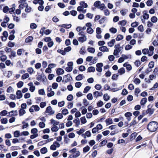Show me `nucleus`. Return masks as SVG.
I'll return each mask as SVG.
<instances>
[{"instance_id": "obj_1", "label": "nucleus", "mask_w": 158, "mask_h": 158, "mask_svg": "<svg viewBox=\"0 0 158 158\" xmlns=\"http://www.w3.org/2000/svg\"><path fill=\"white\" fill-rule=\"evenodd\" d=\"M147 128L151 132H154L158 128V123L155 121L151 122L147 125Z\"/></svg>"}, {"instance_id": "obj_2", "label": "nucleus", "mask_w": 158, "mask_h": 158, "mask_svg": "<svg viewBox=\"0 0 158 158\" xmlns=\"http://www.w3.org/2000/svg\"><path fill=\"white\" fill-rule=\"evenodd\" d=\"M73 79L71 76L69 74H68L64 76L62 82L65 83L71 81Z\"/></svg>"}, {"instance_id": "obj_3", "label": "nucleus", "mask_w": 158, "mask_h": 158, "mask_svg": "<svg viewBox=\"0 0 158 158\" xmlns=\"http://www.w3.org/2000/svg\"><path fill=\"white\" fill-rule=\"evenodd\" d=\"M45 112L48 113V115H51L55 113V111L52 110L51 106H48Z\"/></svg>"}, {"instance_id": "obj_4", "label": "nucleus", "mask_w": 158, "mask_h": 158, "mask_svg": "<svg viewBox=\"0 0 158 158\" xmlns=\"http://www.w3.org/2000/svg\"><path fill=\"white\" fill-rule=\"evenodd\" d=\"M103 66V64L102 63H97L96 65L97 67V68H96V70L99 72H102V67Z\"/></svg>"}, {"instance_id": "obj_5", "label": "nucleus", "mask_w": 158, "mask_h": 158, "mask_svg": "<svg viewBox=\"0 0 158 158\" xmlns=\"http://www.w3.org/2000/svg\"><path fill=\"white\" fill-rule=\"evenodd\" d=\"M80 152L79 151H77L71 155L68 158H76L80 156Z\"/></svg>"}, {"instance_id": "obj_6", "label": "nucleus", "mask_w": 158, "mask_h": 158, "mask_svg": "<svg viewBox=\"0 0 158 158\" xmlns=\"http://www.w3.org/2000/svg\"><path fill=\"white\" fill-rule=\"evenodd\" d=\"M154 109H151L150 108H149L148 109V110L145 111H143V114H145V113L144 112H145V113L146 114H149L150 115H151L154 112Z\"/></svg>"}, {"instance_id": "obj_7", "label": "nucleus", "mask_w": 158, "mask_h": 158, "mask_svg": "<svg viewBox=\"0 0 158 158\" xmlns=\"http://www.w3.org/2000/svg\"><path fill=\"white\" fill-rule=\"evenodd\" d=\"M28 85L30 86L29 90L32 92H33L35 89V87L33 86L32 82H31L28 84Z\"/></svg>"}, {"instance_id": "obj_8", "label": "nucleus", "mask_w": 158, "mask_h": 158, "mask_svg": "<svg viewBox=\"0 0 158 158\" xmlns=\"http://www.w3.org/2000/svg\"><path fill=\"white\" fill-rule=\"evenodd\" d=\"M78 40L79 42L83 43L87 40L86 36H81L78 38Z\"/></svg>"}, {"instance_id": "obj_9", "label": "nucleus", "mask_w": 158, "mask_h": 158, "mask_svg": "<svg viewBox=\"0 0 158 158\" xmlns=\"http://www.w3.org/2000/svg\"><path fill=\"white\" fill-rule=\"evenodd\" d=\"M99 49L100 51L102 52H109V50L105 46H102L99 48Z\"/></svg>"}, {"instance_id": "obj_10", "label": "nucleus", "mask_w": 158, "mask_h": 158, "mask_svg": "<svg viewBox=\"0 0 158 158\" xmlns=\"http://www.w3.org/2000/svg\"><path fill=\"white\" fill-rule=\"evenodd\" d=\"M9 114L10 117L16 116L18 114V112L17 110H12L9 113Z\"/></svg>"}, {"instance_id": "obj_11", "label": "nucleus", "mask_w": 158, "mask_h": 158, "mask_svg": "<svg viewBox=\"0 0 158 158\" xmlns=\"http://www.w3.org/2000/svg\"><path fill=\"white\" fill-rule=\"evenodd\" d=\"M16 94L17 95V98L18 99L21 98L23 96V95L21 93V91L20 90H18L17 91Z\"/></svg>"}, {"instance_id": "obj_12", "label": "nucleus", "mask_w": 158, "mask_h": 158, "mask_svg": "<svg viewBox=\"0 0 158 158\" xmlns=\"http://www.w3.org/2000/svg\"><path fill=\"white\" fill-rule=\"evenodd\" d=\"M56 73L57 75H62L64 73V70L61 68H58L56 71Z\"/></svg>"}, {"instance_id": "obj_13", "label": "nucleus", "mask_w": 158, "mask_h": 158, "mask_svg": "<svg viewBox=\"0 0 158 158\" xmlns=\"http://www.w3.org/2000/svg\"><path fill=\"white\" fill-rule=\"evenodd\" d=\"M59 27H62L66 29H69L71 27V24H63L59 25Z\"/></svg>"}, {"instance_id": "obj_14", "label": "nucleus", "mask_w": 158, "mask_h": 158, "mask_svg": "<svg viewBox=\"0 0 158 158\" xmlns=\"http://www.w3.org/2000/svg\"><path fill=\"white\" fill-rule=\"evenodd\" d=\"M106 122L107 126L112 124L113 123L112 119L110 118L107 119L106 120Z\"/></svg>"}, {"instance_id": "obj_15", "label": "nucleus", "mask_w": 158, "mask_h": 158, "mask_svg": "<svg viewBox=\"0 0 158 158\" xmlns=\"http://www.w3.org/2000/svg\"><path fill=\"white\" fill-rule=\"evenodd\" d=\"M3 35L5 37V39L4 40L3 36H2V41H5L7 39V37L8 36V34L7 31H4L3 33Z\"/></svg>"}, {"instance_id": "obj_16", "label": "nucleus", "mask_w": 158, "mask_h": 158, "mask_svg": "<svg viewBox=\"0 0 158 158\" xmlns=\"http://www.w3.org/2000/svg\"><path fill=\"white\" fill-rule=\"evenodd\" d=\"M125 73V69L124 68L122 67L119 69L118 70V73H119L120 75H122Z\"/></svg>"}, {"instance_id": "obj_17", "label": "nucleus", "mask_w": 158, "mask_h": 158, "mask_svg": "<svg viewBox=\"0 0 158 158\" xmlns=\"http://www.w3.org/2000/svg\"><path fill=\"white\" fill-rule=\"evenodd\" d=\"M33 37L32 36H29L25 40V41L27 43L31 42L33 40Z\"/></svg>"}, {"instance_id": "obj_18", "label": "nucleus", "mask_w": 158, "mask_h": 158, "mask_svg": "<svg viewBox=\"0 0 158 158\" xmlns=\"http://www.w3.org/2000/svg\"><path fill=\"white\" fill-rule=\"evenodd\" d=\"M115 42V40L112 39L110 42H109L108 43V45L109 46L112 47L114 45Z\"/></svg>"}, {"instance_id": "obj_19", "label": "nucleus", "mask_w": 158, "mask_h": 158, "mask_svg": "<svg viewBox=\"0 0 158 158\" xmlns=\"http://www.w3.org/2000/svg\"><path fill=\"white\" fill-rule=\"evenodd\" d=\"M40 151L42 154H44L47 152L48 150L46 148L44 147L41 149Z\"/></svg>"}, {"instance_id": "obj_20", "label": "nucleus", "mask_w": 158, "mask_h": 158, "mask_svg": "<svg viewBox=\"0 0 158 158\" xmlns=\"http://www.w3.org/2000/svg\"><path fill=\"white\" fill-rule=\"evenodd\" d=\"M147 99L146 98H143L140 101V104L141 105H144L147 102Z\"/></svg>"}, {"instance_id": "obj_21", "label": "nucleus", "mask_w": 158, "mask_h": 158, "mask_svg": "<svg viewBox=\"0 0 158 158\" xmlns=\"http://www.w3.org/2000/svg\"><path fill=\"white\" fill-rule=\"evenodd\" d=\"M51 130L52 132H56L59 130V127L56 126H53Z\"/></svg>"}, {"instance_id": "obj_22", "label": "nucleus", "mask_w": 158, "mask_h": 158, "mask_svg": "<svg viewBox=\"0 0 158 158\" xmlns=\"http://www.w3.org/2000/svg\"><path fill=\"white\" fill-rule=\"evenodd\" d=\"M98 8L100 9L101 10H103L104 9H106V7L105 6L104 4L102 3L98 7Z\"/></svg>"}, {"instance_id": "obj_23", "label": "nucleus", "mask_w": 158, "mask_h": 158, "mask_svg": "<svg viewBox=\"0 0 158 158\" xmlns=\"http://www.w3.org/2000/svg\"><path fill=\"white\" fill-rule=\"evenodd\" d=\"M51 123L53 124V126H56L58 125L59 123V122L53 119L51 120Z\"/></svg>"}, {"instance_id": "obj_24", "label": "nucleus", "mask_w": 158, "mask_h": 158, "mask_svg": "<svg viewBox=\"0 0 158 158\" xmlns=\"http://www.w3.org/2000/svg\"><path fill=\"white\" fill-rule=\"evenodd\" d=\"M83 77H84L83 75L80 74L76 77V79L77 81H80L83 78Z\"/></svg>"}, {"instance_id": "obj_25", "label": "nucleus", "mask_w": 158, "mask_h": 158, "mask_svg": "<svg viewBox=\"0 0 158 158\" xmlns=\"http://www.w3.org/2000/svg\"><path fill=\"white\" fill-rule=\"evenodd\" d=\"M87 51L89 52L94 53L95 52V50L94 48L90 47L87 48Z\"/></svg>"}, {"instance_id": "obj_26", "label": "nucleus", "mask_w": 158, "mask_h": 158, "mask_svg": "<svg viewBox=\"0 0 158 158\" xmlns=\"http://www.w3.org/2000/svg\"><path fill=\"white\" fill-rule=\"evenodd\" d=\"M88 72L90 73V72H93L95 71V69L94 67L92 66L89 67L87 69Z\"/></svg>"}, {"instance_id": "obj_27", "label": "nucleus", "mask_w": 158, "mask_h": 158, "mask_svg": "<svg viewBox=\"0 0 158 158\" xmlns=\"http://www.w3.org/2000/svg\"><path fill=\"white\" fill-rule=\"evenodd\" d=\"M14 137H18L20 135V132L19 131H16L14 132Z\"/></svg>"}, {"instance_id": "obj_28", "label": "nucleus", "mask_w": 158, "mask_h": 158, "mask_svg": "<svg viewBox=\"0 0 158 158\" xmlns=\"http://www.w3.org/2000/svg\"><path fill=\"white\" fill-rule=\"evenodd\" d=\"M73 122L76 124V127H78L80 125V121L79 119L78 118L74 120Z\"/></svg>"}, {"instance_id": "obj_29", "label": "nucleus", "mask_w": 158, "mask_h": 158, "mask_svg": "<svg viewBox=\"0 0 158 158\" xmlns=\"http://www.w3.org/2000/svg\"><path fill=\"white\" fill-rule=\"evenodd\" d=\"M80 5L83 8H87L88 7V5L87 3H85L84 1H81L80 3Z\"/></svg>"}, {"instance_id": "obj_30", "label": "nucleus", "mask_w": 158, "mask_h": 158, "mask_svg": "<svg viewBox=\"0 0 158 158\" xmlns=\"http://www.w3.org/2000/svg\"><path fill=\"white\" fill-rule=\"evenodd\" d=\"M19 115L20 116L23 115L26 113L25 110H24L22 109H20L19 110Z\"/></svg>"}, {"instance_id": "obj_31", "label": "nucleus", "mask_w": 158, "mask_h": 158, "mask_svg": "<svg viewBox=\"0 0 158 158\" xmlns=\"http://www.w3.org/2000/svg\"><path fill=\"white\" fill-rule=\"evenodd\" d=\"M103 99L105 101H107L110 99V97L107 94H105L104 95Z\"/></svg>"}, {"instance_id": "obj_32", "label": "nucleus", "mask_w": 158, "mask_h": 158, "mask_svg": "<svg viewBox=\"0 0 158 158\" xmlns=\"http://www.w3.org/2000/svg\"><path fill=\"white\" fill-rule=\"evenodd\" d=\"M149 15L147 13H144L143 15V18L144 19H149Z\"/></svg>"}, {"instance_id": "obj_33", "label": "nucleus", "mask_w": 158, "mask_h": 158, "mask_svg": "<svg viewBox=\"0 0 158 158\" xmlns=\"http://www.w3.org/2000/svg\"><path fill=\"white\" fill-rule=\"evenodd\" d=\"M63 117V115L61 113H59L56 114V118L58 119H60L62 118Z\"/></svg>"}, {"instance_id": "obj_34", "label": "nucleus", "mask_w": 158, "mask_h": 158, "mask_svg": "<svg viewBox=\"0 0 158 158\" xmlns=\"http://www.w3.org/2000/svg\"><path fill=\"white\" fill-rule=\"evenodd\" d=\"M85 52L86 51L85 48L82 47L81 48L79 52L80 54L83 55L85 53Z\"/></svg>"}, {"instance_id": "obj_35", "label": "nucleus", "mask_w": 158, "mask_h": 158, "mask_svg": "<svg viewBox=\"0 0 158 158\" xmlns=\"http://www.w3.org/2000/svg\"><path fill=\"white\" fill-rule=\"evenodd\" d=\"M87 32L88 33L92 34L94 32V30L91 27H88L87 29Z\"/></svg>"}, {"instance_id": "obj_36", "label": "nucleus", "mask_w": 158, "mask_h": 158, "mask_svg": "<svg viewBox=\"0 0 158 158\" xmlns=\"http://www.w3.org/2000/svg\"><path fill=\"white\" fill-rule=\"evenodd\" d=\"M127 23V22L126 20H123L121 21H119L118 23L119 25L121 26H124Z\"/></svg>"}, {"instance_id": "obj_37", "label": "nucleus", "mask_w": 158, "mask_h": 158, "mask_svg": "<svg viewBox=\"0 0 158 158\" xmlns=\"http://www.w3.org/2000/svg\"><path fill=\"white\" fill-rule=\"evenodd\" d=\"M151 20L152 22L155 23L157 21V18L156 16H153L151 18Z\"/></svg>"}, {"instance_id": "obj_38", "label": "nucleus", "mask_w": 158, "mask_h": 158, "mask_svg": "<svg viewBox=\"0 0 158 158\" xmlns=\"http://www.w3.org/2000/svg\"><path fill=\"white\" fill-rule=\"evenodd\" d=\"M104 10V12L105 15L106 16H108L110 14V12L109 10L107 9H105Z\"/></svg>"}, {"instance_id": "obj_39", "label": "nucleus", "mask_w": 158, "mask_h": 158, "mask_svg": "<svg viewBox=\"0 0 158 158\" xmlns=\"http://www.w3.org/2000/svg\"><path fill=\"white\" fill-rule=\"evenodd\" d=\"M91 87L88 86H86L84 89L83 93H87L90 89Z\"/></svg>"}, {"instance_id": "obj_40", "label": "nucleus", "mask_w": 158, "mask_h": 158, "mask_svg": "<svg viewBox=\"0 0 158 158\" xmlns=\"http://www.w3.org/2000/svg\"><path fill=\"white\" fill-rule=\"evenodd\" d=\"M45 124L44 122H40L39 124V127L42 128L45 127Z\"/></svg>"}, {"instance_id": "obj_41", "label": "nucleus", "mask_w": 158, "mask_h": 158, "mask_svg": "<svg viewBox=\"0 0 158 158\" xmlns=\"http://www.w3.org/2000/svg\"><path fill=\"white\" fill-rule=\"evenodd\" d=\"M123 35H118L117 37L116 38V40L117 41H119L123 39Z\"/></svg>"}, {"instance_id": "obj_42", "label": "nucleus", "mask_w": 158, "mask_h": 158, "mask_svg": "<svg viewBox=\"0 0 158 158\" xmlns=\"http://www.w3.org/2000/svg\"><path fill=\"white\" fill-rule=\"evenodd\" d=\"M23 82L20 81L17 84V85L18 88H20L23 86Z\"/></svg>"}, {"instance_id": "obj_43", "label": "nucleus", "mask_w": 158, "mask_h": 158, "mask_svg": "<svg viewBox=\"0 0 158 158\" xmlns=\"http://www.w3.org/2000/svg\"><path fill=\"white\" fill-rule=\"evenodd\" d=\"M90 149V147L88 146H87L86 147H84L83 149V151L84 152H88Z\"/></svg>"}, {"instance_id": "obj_44", "label": "nucleus", "mask_w": 158, "mask_h": 158, "mask_svg": "<svg viewBox=\"0 0 158 158\" xmlns=\"http://www.w3.org/2000/svg\"><path fill=\"white\" fill-rule=\"evenodd\" d=\"M29 76V74L28 73H26L22 76V78L23 79H25L28 78Z\"/></svg>"}, {"instance_id": "obj_45", "label": "nucleus", "mask_w": 158, "mask_h": 158, "mask_svg": "<svg viewBox=\"0 0 158 158\" xmlns=\"http://www.w3.org/2000/svg\"><path fill=\"white\" fill-rule=\"evenodd\" d=\"M81 121L82 124H84L86 122V120L85 117H83L81 118Z\"/></svg>"}, {"instance_id": "obj_46", "label": "nucleus", "mask_w": 158, "mask_h": 158, "mask_svg": "<svg viewBox=\"0 0 158 158\" xmlns=\"http://www.w3.org/2000/svg\"><path fill=\"white\" fill-rule=\"evenodd\" d=\"M133 81L136 84H139L140 82V80L137 78H135Z\"/></svg>"}, {"instance_id": "obj_47", "label": "nucleus", "mask_w": 158, "mask_h": 158, "mask_svg": "<svg viewBox=\"0 0 158 158\" xmlns=\"http://www.w3.org/2000/svg\"><path fill=\"white\" fill-rule=\"evenodd\" d=\"M154 63L153 61H151L148 64V66L149 68L151 69L154 67Z\"/></svg>"}, {"instance_id": "obj_48", "label": "nucleus", "mask_w": 158, "mask_h": 158, "mask_svg": "<svg viewBox=\"0 0 158 158\" xmlns=\"http://www.w3.org/2000/svg\"><path fill=\"white\" fill-rule=\"evenodd\" d=\"M127 11V10L126 9L122 10L120 11V13L122 15L124 16L126 14Z\"/></svg>"}, {"instance_id": "obj_49", "label": "nucleus", "mask_w": 158, "mask_h": 158, "mask_svg": "<svg viewBox=\"0 0 158 158\" xmlns=\"http://www.w3.org/2000/svg\"><path fill=\"white\" fill-rule=\"evenodd\" d=\"M101 4V2L100 1H98L94 3V5L95 7H98Z\"/></svg>"}, {"instance_id": "obj_50", "label": "nucleus", "mask_w": 158, "mask_h": 158, "mask_svg": "<svg viewBox=\"0 0 158 158\" xmlns=\"http://www.w3.org/2000/svg\"><path fill=\"white\" fill-rule=\"evenodd\" d=\"M140 92V90L138 88H137L135 89V94L136 95V96L137 97L138 95V94Z\"/></svg>"}, {"instance_id": "obj_51", "label": "nucleus", "mask_w": 158, "mask_h": 158, "mask_svg": "<svg viewBox=\"0 0 158 158\" xmlns=\"http://www.w3.org/2000/svg\"><path fill=\"white\" fill-rule=\"evenodd\" d=\"M139 24V23L137 22H135L134 23H132L131 24V26L133 27H136Z\"/></svg>"}, {"instance_id": "obj_52", "label": "nucleus", "mask_w": 158, "mask_h": 158, "mask_svg": "<svg viewBox=\"0 0 158 158\" xmlns=\"http://www.w3.org/2000/svg\"><path fill=\"white\" fill-rule=\"evenodd\" d=\"M102 87L99 84H97L95 86V88L97 90H100L102 88Z\"/></svg>"}, {"instance_id": "obj_53", "label": "nucleus", "mask_w": 158, "mask_h": 158, "mask_svg": "<svg viewBox=\"0 0 158 158\" xmlns=\"http://www.w3.org/2000/svg\"><path fill=\"white\" fill-rule=\"evenodd\" d=\"M142 53L144 54H147L149 52V50L147 48H144L142 51Z\"/></svg>"}, {"instance_id": "obj_54", "label": "nucleus", "mask_w": 158, "mask_h": 158, "mask_svg": "<svg viewBox=\"0 0 158 158\" xmlns=\"http://www.w3.org/2000/svg\"><path fill=\"white\" fill-rule=\"evenodd\" d=\"M114 59L115 57L113 55H110L108 56V59L110 61H113L114 60Z\"/></svg>"}, {"instance_id": "obj_55", "label": "nucleus", "mask_w": 158, "mask_h": 158, "mask_svg": "<svg viewBox=\"0 0 158 158\" xmlns=\"http://www.w3.org/2000/svg\"><path fill=\"white\" fill-rule=\"evenodd\" d=\"M7 119L6 118H3L1 119V123L2 124H6L7 123Z\"/></svg>"}, {"instance_id": "obj_56", "label": "nucleus", "mask_w": 158, "mask_h": 158, "mask_svg": "<svg viewBox=\"0 0 158 158\" xmlns=\"http://www.w3.org/2000/svg\"><path fill=\"white\" fill-rule=\"evenodd\" d=\"M57 51L58 52L60 53L63 55H64L66 54V52H64V50H62L58 49L57 50Z\"/></svg>"}, {"instance_id": "obj_57", "label": "nucleus", "mask_w": 158, "mask_h": 158, "mask_svg": "<svg viewBox=\"0 0 158 158\" xmlns=\"http://www.w3.org/2000/svg\"><path fill=\"white\" fill-rule=\"evenodd\" d=\"M87 97L89 100H92L93 98L92 95L91 93L88 94L87 95Z\"/></svg>"}, {"instance_id": "obj_58", "label": "nucleus", "mask_w": 158, "mask_h": 158, "mask_svg": "<svg viewBox=\"0 0 158 158\" xmlns=\"http://www.w3.org/2000/svg\"><path fill=\"white\" fill-rule=\"evenodd\" d=\"M73 67L72 66H68L65 69V70L68 72L71 71Z\"/></svg>"}, {"instance_id": "obj_59", "label": "nucleus", "mask_w": 158, "mask_h": 158, "mask_svg": "<svg viewBox=\"0 0 158 158\" xmlns=\"http://www.w3.org/2000/svg\"><path fill=\"white\" fill-rule=\"evenodd\" d=\"M39 94L42 95H44L45 94L44 90L43 89H41L39 90Z\"/></svg>"}, {"instance_id": "obj_60", "label": "nucleus", "mask_w": 158, "mask_h": 158, "mask_svg": "<svg viewBox=\"0 0 158 158\" xmlns=\"http://www.w3.org/2000/svg\"><path fill=\"white\" fill-rule=\"evenodd\" d=\"M81 85H82L81 83L79 82H76L75 83V87L77 88H80L81 86Z\"/></svg>"}, {"instance_id": "obj_61", "label": "nucleus", "mask_w": 158, "mask_h": 158, "mask_svg": "<svg viewBox=\"0 0 158 158\" xmlns=\"http://www.w3.org/2000/svg\"><path fill=\"white\" fill-rule=\"evenodd\" d=\"M106 18L105 17H103L102 18L99 20V23L100 24H102L103 23L106 19Z\"/></svg>"}, {"instance_id": "obj_62", "label": "nucleus", "mask_w": 158, "mask_h": 158, "mask_svg": "<svg viewBox=\"0 0 158 158\" xmlns=\"http://www.w3.org/2000/svg\"><path fill=\"white\" fill-rule=\"evenodd\" d=\"M93 95L94 97L96 98H97L98 97H99V92L98 91L94 92L93 93Z\"/></svg>"}, {"instance_id": "obj_63", "label": "nucleus", "mask_w": 158, "mask_h": 158, "mask_svg": "<svg viewBox=\"0 0 158 158\" xmlns=\"http://www.w3.org/2000/svg\"><path fill=\"white\" fill-rule=\"evenodd\" d=\"M79 69L81 71H84L85 70V68L83 65H81L79 67Z\"/></svg>"}, {"instance_id": "obj_64", "label": "nucleus", "mask_w": 158, "mask_h": 158, "mask_svg": "<svg viewBox=\"0 0 158 158\" xmlns=\"http://www.w3.org/2000/svg\"><path fill=\"white\" fill-rule=\"evenodd\" d=\"M7 114V111L6 110H3L0 113V115L2 116H5Z\"/></svg>"}]
</instances>
